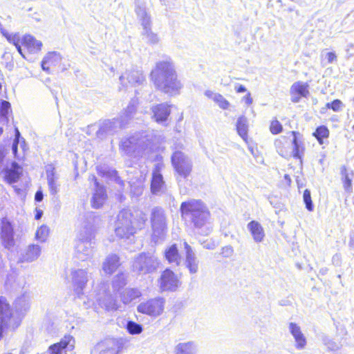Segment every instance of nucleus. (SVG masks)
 <instances>
[{
  "label": "nucleus",
  "instance_id": "obj_46",
  "mask_svg": "<svg viewBox=\"0 0 354 354\" xmlns=\"http://www.w3.org/2000/svg\"><path fill=\"white\" fill-rule=\"evenodd\" d=\"M304 202L306 205V209L312 212L314 209V205L311 200L310 192L308 189H305L303 194Z\"/></svg>",
  "mask_w": 354,
  "mask_h": 354
},
{
  "label": "nucleus",
  "instance_id": "obj_4",
  "mask_svg": "<svg viewBox=\"0 0 354 354\" xmlns=\"http://www.w3.org/2000/svg\"><path fill=\"white\" fill-rule=\"evenodd\" d=\"M292 139L288 142L285 138L277 139L274 142L278 153L286 158L293 157L301 160L304 153V145L303 141L299 138V133L296 131H292Z\"/></svg>",
  "mask_w": 354,
  "mask_h": 354
},
{
  "label": "nucleus",
  "instance_id": "obj_8",
  "mask_svg": "<svg viewBox=\"0 0 354 354\" xmlns=\"http://www.w3.org/2000/svg\"><path fill=\"white\" fill-rule=\"evenodd\" d=\"M160 261L153 253H141L136 257L133 262L134 271L141 274H149L157 270Z\"/></svg>",
  "mask_w": 354,
  "mask_h": 354
},
{
  "label": "nucleus",
  "instance_id": "obj_2",
  "mask_svg": "<svg viewBox=\"0 0 354 354\" xmlns=\"http://www.w3.org/2000/svg\"><path fill=\"white\" fill-rule=\"evenodd\" d=\"M182 216L189 219L194 225L196 233L207 235L212 230L210 214L207 207L201 201L190 200L180 205Z\"/></svg>",
  "mask_w": 354,
  "mask_h": 354
},
{
  "label": "nucleus",
  "instance_id": "obj_1",
  "mask_svg": "<svg viewBox=\"0 0 354 354\" xmlns=\"http://www.w3.org/2000/svg\"><path fill=\"white\" fill-rule=\"evenodd\" d=\"M150 76L157 89L170 95L178 94L183 87L178 79L174 63L170 59L158 62Z\"/></svg>",
  "mask_w": 354,
  "mask_h": 354
},
{
  "label": "nucleus",
  "instance_id": "obj_24",
  "mask_svg": "<svg viewBox=\"0 0 354 354\" xmlns=\"http://www.w3.org/2000/svg\"><path fill=\"white\" fill-rule=\"evenodd\" d=\"M1 238L6 248L10 249L14 246L13 228L6 221H3L1 223Z\"/></svg>",
  "mask_w": 354,
  "mask_h": 354
},
{
  "label": "nucleus",
  "instance_id": "obj_23",
  "mask_svg": "<svg viewBox=\"0 0 354 354\" xmlns=\"http://www.w3.org/2000/svg\"><path fill=\"white\" fill-rule=\"evenodd\" d=\"M46 173L49 192L50 194L55 195L59 192V184L58 183L59 176L55 173L54 166L48 165L46 167Z\"/></svg>",
  "mask_w": 354,
  "mask_h": 354
},
{
  "label": "nucleus",
  "instance_id": "obj_55",
  "mask_svg": "<svg viewBox=\"0 0 354 354\" xmlns=\"http://www.w3.org/2000/svg\"><path fill=\"white\" fill-rule=\"evenodd\" d=\"M343 184L344 189L346 192H351V180L348 178L346 174H344Z\"/></svg>",
  "mask_w": 354,
  "mask_h": 354
},
{
  "label": "nucleus",
  "instance_id": "obj_20",
  "mask_svg": "<svg viewBox=\"0 0 354 354\" xmlns=\"http://www.w3.org/2000/svg\"><path fill=\"white\" fill-rule=\"evenodd\" d=\"M41 247L36 244H30L24 249L19 257L21 262H32L37 260L41 254Z\"/></svg>",
  "mask_w": 354,
  "mask_h": 354
},
{
  "label": "nucleus",
  "instance_id": "obj_12",
  "mask_svg": "<svg viewBox=\"0 0 354 354\" xmlns=\"http://www.w3.org/2000/svg\"><path fill=\"white\" fill-rule=\"evenodd\" d=\"M68 278L71 281L75 293L78 296L82 295L88 281L87 270L79 268H73L70 270Z\"/></svg>",
  "mask_w": 354,
  "mask_h": 354
},
{
  "label": "nucleus",
  "instance_id": "obj_14",
  "mask_svg": "<svg viewBox=\"0 0 354 354\" xmlns=\"http://www.w3.org/2000/svg\"><path fill=\"white\" fill-rule=\"evenodd\" d=\"M75 342L73 337L66 335L59 342L50 346L44 354H67L68 351L73 349Z\"/></svg>",
  "mask_w": 354,
  "mask_h": 354
},
{
  "label": "nucleus",
  "instance_id": "obj_39",
  "mask_svg": "<svg viewBox=\"0 0 354 354\" xmlns=\"http://www.w3.org/2000/svg\"><path fill=\"white\" fill-rule=\"evenodd\" d=\"M136 113V101L132 100L122 114L120 115V118L122 121L124 122L126 125L128 122L133 118V115Z\"/></svg>",
  "mask_w": 354,
  "mask_h": 354
},
{
  "label": "nucleus",
  "instance_id": "obj_53",
  "mask_svg": "<svg viewBox=\"0 0 354 354\" xmlns=\"http://www.w3.org/2000/svg\"><path fill=\"white\" fill-rule=\"evenodd\" d=\"M324 59L326 60V64H332L337 61V55L333 52H328L325 55ZM324 64L325 65L326 63Z\"/></svg>",
  "mask_w": 354,
  "mask_h": 354
},
{
  "label": "nucleus",
  "instance_id": "obj_57",
  "mask_svg": "<svg viewBox=\"0 0 354 354\" xmlns=\"http://www.w3.org/2000/svg\"><path fill=\"white\" fill-rule=\"evenodd\" d=\"M204 248L208 250H214L216 248V244L212 241H205L202 243Z\"/></svg>",
  "mask_w": 354,
  "mask_h": 354
},
{
  "label": "nucleus",
  "instance_id": "obj_60",
  "mask_svg": "<svg viewBox=\"0 0 354 354\" xmlns=\"http://www.w3.org/2000/svg\"><path fill=\"white\" fill-rule=\"evenodd\" d=\"M43 198H44V195H43L42 192L41 190H38L35 194V200L37 202H40L43 200Z\"/></svg>",
  "mask_w": 354,
  "mask_h": 354
},
{
  "label": "nucleus",
  "instance_id": "obj_52",
  "mask_svg": "<svg viewBox=\"0 0 354 354\" xmlns=\"http://www.w3.org/2000/svg\"><path fill=\"white\" fill-rule=\"evenodd\" d=\"M142 192V186L141 185V183H139L138 185H131V193L136 196H140Z\"/></svg>",
  "mask_w": 354,
  "mask_h": 354
},
{
  "label": "nucleus",
  "instance_id": "obj_61",
  "mask_svg": "<svg viewBox=\"0 0 354 354\" xmlns=\"http://www.w3.org/2000/svg\"><path fill=\"white\" fill-rule=\"evenodd\" d=\"M236 91L237 93H243L246 91V88L243 85H239L235 87Z\"/></svg>",
  "mask_w": 354,
  "mask_h": 354
},
{
  "label": "nucleus",
  "instance_id": "obj_40",
  "mask_svg": "<svg viewBox=\"0 0 354 354\" xmlns=\"http://www.w3.org/2000/svg\"><path fill=\"white\" fill-rule=\"evenodd\" d=\"M30 297L28 294H24L15 301V307L20 311L26 310L30 306Z\"/></svg>",
  "mask_w": 354,
  "mask_h": 354
},
{
  "label": "nucleus",
  "instance_id": "obj_50",
  "mask_svg": "<svg viewBox=\"0 0 354 354\" xmlns=\"http://www.w3.org/2000/svg\"><path fill=\"white\" fill-rule=\"evenodd\" d=\"M282 129H283L282 125L278 120H274L271 122L270 129V131L272 132V133H273V134L279 133L280 132H281Z\"/></svg>",
  "mask_w": 354,
  "mask_h": 354
},
{
  "label": "nucleus",
  "instance_id": "obj_34",
  "mask_svg": "<svg viewBox=\"0 0 354 354\" xmlns=\"http://www.w3.org/2000/svg\"><path fill=\"white\" fill-rule=\"evenodd\" d=\"M236 129L239 136L248 142V121L245 116H239L236 123Z\"/></svg>",
  "mask_w": 354,
  "mask_h": 354
},
{
  "label": "nucleus",
  "instance_id": "obj_33",
  "mask_svg": "<svg viewBox=\"0 0 354 354\" xmlns=\"http://www.w3.org/2000/svg\"><path fill=\"white\" fill-rule=\"evenodd\" d=\"M135 12L136 13L137 18L142 26V30L152 26L151 16L147 12L145 7L140 6H136Z\"/></svg>",
  "mask_w": 354,
  "mask_h": 354
},
{
  "label": "nucleus",
  "instance_id": "obj_49",
  "mask_svg": "<svg viewBox=\"0 0 354 354\" xmlns=\"http://www.w3.org/2000/svg\"><path fill=\"white\" fill-rule=\"evenodd\" d=\"M326 107L333 109L335 112H338L342 109L343 103L339 100H335L331 103H327Z\"/></svg>",
  "mask_w": 354,
  "mask_h": 354
},
{
  "label": "nucleus",
  "instance_id": "obj_42",
  "mask_svg": "<svg viewBox=\"0 0 354 354\" xmlns=\"http://www.w3.org/2000/svg\"><path fill=\"white\" fill-rule=\"evenodd\" d=\"M127 284V277L124 274H117L113 280V288L115 291H119L120 288Z\"/></svg>",
  "mask_w": 354,
  "mask_h": 354
},
{
  "label": "nucleus",
  "instance_id": "obj_64",
  "mask_svg": "<svg viewBox=\"0 0 354 354\" xmlns=\"http://www.w3.org/2000/svg\"><path fill=\"white\" fill-rule=\"evenodd\" d=\"M349 245L354 248V233L351 236Z\"/></svg>",
  "mask_w": 354,
  "mask_h": 354
},
{
  "label": "nucleus",
  "instance_id": "obj_51",
  "mask_svg": "<svg viewBox=\"0 0 354 354\" xmlns=\"http://www.w3.org/2000/svg\"><path fill=\"white\" fill-rule=\"evenodd\" d=\"M19 144H20V147L22 148L23 151L25 150V147H26L25 141L23 140L21 142H20L18 140V138L17 139H15L14 142H13L12 146V153H14L15 157L17 156V146H18Z\"/></svg>",
  "mask_w": 354,
  "mask_h": 354
},
{
  "label": "nucleus",
  "instance_id": "obj_38",
  "mask_svg": "<svg viewBox=\"0 0 354 354\" xmlns=\"http://www.w3.org/2000/svg\"><path fill=\"white\" fill-rule=\"evenodd\" d=\"M147 220V216L140 211H136L135 215L133 214V224L135 227V233L138 230L144 227Z\"/></svg>",
  "mask_w": 354,
  "mask_h": 354
},
{
  "label": "nucleus",
  "instance_id": "obj_19",
  "mask_svg": "<svg viewBox=\"0 0 354 354\" xmlns=\"http://www.w3.org/2000/svg\"><path fill=\"white\" fill-rule=\"evenodd\" d=\"M152 118L158 123H162L167 120L170 113V105L167 103H161L153 105L151 108Z\"/></svg>",
  "mask_w": 354,
  "mask_h": 354
},
{
  "label": "nucleus",
  "instance_id": "obj_6",
  "mask_svg": "<svg viewBox=\"0 0 354 354\" xmlns=\"http://www.w3.org/2000/svg\"><path fill=\"white\" fill-rule=\"evenodd\" d=\"M152 229L151 240L155 243L162 242L167 234V219L165 211L158 207L152 209L150 217Z\"/></svg>",
  "mask_w": 354,
  "mask_h": 354
},
{
  "label": "nucleus",
  "instance_id": "obj_10",
  "mask_svg": "<svg viewBox=\"0 0 354 354\" xmlns=\"http://www.w3.org/2000/svg\"><path fill=\"white\" fill-rule=\"evenodd\" d=\"M171 162L179 177L187 178L192 169V163L189 158L182 151H176L171 157Z\"/></svg>",
  "mask_w": 354,
  "mask_h": 354
},
{
  "label": "nucleus",
  "instance_id": "obj_16",
  "mask_svg": "<svg viewBox=\"0 0 354 354\" xmlns=\"http://www.w3.org/2000/svg\"><path fill=\"white\" fill-rule=\"evenodd\" d=\"M124 127H125V124L120 118L105 120L101 124L99 130L97 131V136L100 138H103L107 135L114 133Z\"/></svg>",
  "mask_w": 354,
  "mask_h": 354
},
{
  "label": "nucleus",
  "instance_id": "obj_29",
  "mask_svg": "<svg viewBox=\"0 0 354 354\" xmlns=\"http://www.w3.org/2000/svg\"><path fill=\"white\" fill-rule=\"evenodd\" d=\"M21 44L27 48L30 53H37L41 50L42 42L36 39L30 35H25L21 40Z\"/></svg>",
  "mask_w": 354,
  "mask_h": 354
},
{
  "label": "nucleus",
  "instance_id": "obj_22",
  "mask_svg": "<svg viewBox=\"0 0 354 354\" xmlns=\"http://www.w3.org/2000/svg\"><path fill=\"white\" fill-rule=\"evenodd\" d=\"M184 247L186 256L185 262V267L189 270L191 274H195L198 269V261L197 260L196 254L187 242H184Z\"/></svg>",
  "mask_w": 354,
  "mask_h": 354
},
{
  "label": "nucleus",
  "instance_id": "obj_11",
  "mask_svg": "<svg viewBox=\"0 0 354 354\" xmlns=\"http://www.w3.org/2000/svg\"><path fill=\"white\" fill-rule=\"evenodd\" d=\"M165 301L162 297H156L140 303L137 306L138 312L151 316L158 317L160 315L165 307Z\"/></svg>",
  "mask_w": 354,
  "mask_h": 354
},
{
  "label": "nucleus",
  "instance_id": "obj_56",
  "mask_svg": "<svg viewBox=\"0 0 354 354\" xmlns=\"http://www.w3.org/2000/svg\"><path fill=\"white\" fill-rule=\"evenodd\" d=\"M234 250L231 246H225L222 248L221 254L225 257H230L232 255Z\"/></svg>",
  "mask_w": 354,
  "mask_h": 354
},
{
  "label": "nucleus",
  "instance_id": "obj_37",
  "mask_svg": "<svg viewBox=\"0 0 354 354\" xmlns=\"http://www.w3.org/2000/svg\"><path fill=\"white\" fill-rule=\"evenodd\" d=\"M165 257L169 263L179 264L180 257L175 244L171 245L165 250Z\"/></svg>",
  "mask_w": 354,
  "mask_h": 354
},
{
  "label": "nucleus",
  "instance_id": "obj_25",
  "mask_svg": "<svg viewBox=\"0 0 354 354\" xmlns=\"http://www.w3.org/2000/svg\"><path fill=\"white\" fill-rule=\"evenodd\" d=\"M97 301L99 306L106 311H115L119 308L117 300L111 295L105 292L98 297Z\"/></svg>",
  "mask_w": 354,
  "mask_h": 354
},
{
  "label": "nucleus",
  "instance_id": "obj_7",
  "mask_svg": "<svg viewBox=\"0 0 354 354\" xmlns=\"http://www.w3.org/2000/svg\"><path fill=\"white\" fill-rule=\"evenodd\" d=\"M115 232L116 236L120 239H129L135 234L133 214L129 209H122L118 214L115 224Z\"/></svg>",
  "mask_w": 354,
  "mask_h": 354
},
{
  "label": "nucleus",
  "instance_id": "obj_62",
  "mask_svg": "<svg viewBox=\"0 0 354 354\" xmlns=\"http://www.w3.org/2000/svg\"><path fill=\"white\" fill-rule=\"evenodd\" d=\"M43 215V212L41 209H36V214L35 218L36 220H39L41 218Z\"/></svg>",
  "mask_w": 354,
  "mask_h": 354
},
{
  "label": "nucleus",
  "instance_id": "obj_47",
  "mask_svg": "<svg viewBox=\"0 0 354 354\" xmlns=\"http://www.w3.org/2000/svg\"><path fill=\"white\" fill-rule=\"evenodd\" d=\"M221 109L225 110L230 107V102L220 93H218L214 101Z\"/></svg>",
  "mask_w": 354,
  "mask_h": 354
},
{
  "label": "nucleus",
  "instance_id": "obj_48",
  "mask_svg": "<svg viewBox=\"0 0 354 354\" xmlns=\"http://www.w3.org/2000/svg\"><path fill=\"white\" fill-rule=\"evenodd\" d=\"M323 341L324 344L330 351H337L341 346L339 344L334 342L332 339H330L328 337H325Z\"/></svg>",
  "mask_w": 354,
  "mask_h": 354
},
{
  "label": "nucleus",
  "instance_id": "obj_58",
  "mask_svg": "<svg viewBox=\"0 0 354 354\" xmlns=\"http://www.w3.org/2000/svg\"><path fill=\"white\" fill-rule=\"evenodd\" d=\"M218 93H215L212 91H210V90H207L205 92V95L208 97L209 99H211L213 101H214L216 95H217Z\"/></svg>",
  "mask_w": 354,
  "mask_h": 354
},
{
  "label": "nucleus",
  "instance_id": "obj_35",
  "mask_svg": "<svg viewBox=\"0 0 354 354\" xmlns=\"http://www.w3.org/2000/svg\"><path fill=\"white\" fill-rule=\"evenodd\" d=\"M21 173V168L17 163L13 162L11 168L6 170L5 179L10 184L16 183L19 180Z\"/></svg>",
  "mask_w": 354,
  "mask_h": 354
},
{
  "label": "nucleus",
  "instance_id": "obj_45",
  "mask_svg": "<svg viewBox=\"0 0 354 354\" xmlns=\"http://www.w3.org/2000/svg\"><path fill=\"white\" fill-rule=\"evenodd\" d=\"M10 109V104L8 101H2L0 106V116L3 122H7V115Z\"/></svg>",
  "mask_w": 354,
  "mask_h": 354
},
{
  "label": "nucleus",
  "instance_id": "obj_9",
  "mask_svg": "<svg viewBox=\"0 0 354 354\" xmlns=\"http://www.w3.org/2000/svg\"><path fill=\"white\" fill-rule=\"evenodd\" d=\"M123 348L122 339L106 338L97 342L91 351V354H121Z\"/></svg>",
  "mask_w": 354,
  "mask_h": 354
},
{
  "label": "nucleus",
  "instance_id": "obj_63",
  "mask_svg": "<svg viewBox=\"0 0 354 354\" xmlns=\"http://www.w3.org/2000/svg\"><path fill=\"white\" fill-rule=\"evenodd\" d=\"M17 51L20 53V55L23 57H25V55H24L23 52H22V49H21V46L20 45V43L17 44L15 46Z\"/></svg>",
  "mask_w": 354,
  "mask_h": 354
},
{
  "label": "nucleus",
  "instance_id": "obj_13",
  "mask_svg": "<svg viewBox=\"0 0 354 354\" xmlns=\"http://www.w3.org/2000/svg\"><path fill=\"white\" fill-rule=\"evenodd\" d=\"M158 281L162 291H175L181 284L178 277L169 269L162 272Z\"/></svg>",
  "mask_w": 354,
  "mask_h": 354
},
{
  "label": "nucleus",
  "instance_id": "obj_5",
  "mask_svg": "<svg viewBox=\"0 0 354 354\" xmlns=\"http://www.w3.org/2000/svg\"><path fill=\"white\" fill-rule=\"evenodd\" d=\"M94 230L91 226H84L77 236L75 244V254L78 259L84 261L93 254L95 243Z\"/></svg>",
  "mask_w": 354,
  "mask_h": 354
},
{
  "label": "nucleus",
  "instance_id": "obj_43",
  "mask_svg": "<svg viewBox=\"0 0 354 354\" xmlns=\"http://www.w3.org/2000/svg\"><path fill=\"white\" fill-rule=\"evenodd\" d=\"M329 131L325 126H320L317 128L316 131L313 133V136L317 139L320 144L323 143L322 140L328 138Z\"/></svg>",
  "mask_w": 354,
  "mask_h": 354
},
{
  "label": "nucleus",
  "instance_id": "obj_32",
  "mask_svg": "<svg viewBox=\"0 0 354 354\" xmlns=\"http://www.w3.org/2000/svg\"><path fill=\"white\" fill-rule=\"evenodd\" d=\"M61 61L62 57L59 53L57 52L48 53L42 60V69L49 73L50 67L59 65Z\"/></svg>",
  "mask_w": 354,
  "mask_h": 354
},
{
  "label": "nucleus",
  "instance_id": "obj_27",
  "mask_svg": "<svg viewBox=\"0 0 354 354\" xmlns=\"http://www.w3.org/2000/svg\"><path fill=\"white\" fill-rule=\"evenodd\" d=\"M289 330L295 339L296 348L298 349L304 348L306 344V339L300 327L295 323H290Z\"/></svg>",
  "mask_w": 354,
  "mask_h": 354
},
{
  "label": "nucleus",
  "instance_id": "obj_30",
  "mask_svg": "<svg viewBox=\"0 0 354 354\" xmlns=\"http://www.w3.org/2000/svg\"><path fill=\"white\" fill-rule=\"evenodd\" d=\"M197 352V344L192 341L180 342L174 348V354H196Z\"/></svg>",
  "mask_w": 354,
  "mask_h": 354
},
{
  "label": "nucleus",
  "instance_id": "obj_21",
  "mask_svg": "<svg viewBox=\"0 0 354 354\" xmlns=\"http://www.w3.org/2000/svg\"><path fill=\"white\" fill-rule=\"evenodd\" d=\"M290 93L292 102L297 103L301 97H306L308 95V85L301 82H295L292 85Z\"/></svg>",
  "mask_w": 354,
  "mask_h": 354
},
{
  "label": "nucleus",
  "instance_id": "obj_31",
  "mask_svg": "<svg viewBox=\"0 0 354 354\" xmlns=\"http://www.w3.org/2000/svg\"><path fill=\"white\" fill-rule=\"evenodd\" d=\"M120 265V259L118 255L109 254L103 261L102 270L105 273L111 274L118 269Z\"/></svg>",
  "mask_w": 354,
  "mask_h": 354
},
{
  "label": "nucleus",
  "instance_id": "obj_3",
  "mask_svg": "<svg viewBox=\"0 0 354 354\" xmlns=\"http://www.w3.org/2000/svg\"><path fill=\"white\" fill-rule=\"evenodd\" d=\"M151 138L152 136L146 132L136 133L129 138L122 140L120 149L129 156L151 158V154L154 149Z\"/></svg>",
  "mask_w": 354,
  "mask_h": 354
},
{
  "label": "nucleus",
  "instance_id": "obj_26",
  "mask_svg": "<svg viewBox=\"0 0 354 354\" xmlns=\"http://www.w3.org/2000/svg\"><path fill=\"white\" fill-rule=\"evenodd\" d=\"M247 228L250 232L255 243H261L265 238V232L262 225L256 221H252L247 225Z\"/></svg>",
  "mask_w": 354,
  "mask_h": 354
},
{
  "label": "nucleus",
  "instance_id": "obj_18",
  "mask_svg": "<svg viewBox=\"0 0 354 354\" xmlns=\"http://www.w3.org/2000/svg\"><path fill=\"white\" fill-rule=\"evenodd\" d=\"M89 180L93 181L95 183V192L92 197L91 203L94 208L98 209L102 206L106 201V195L104 188L100 185L95 176H89Z\"/></svg>",
  "mask_w": 354,
  "mask_h": 354
},
{
  "label": "nucleus",
  "instance_id": "obj_36",
  "mask_svg": "<svg viewBox=\"0 0 354 354\" xmlns=\"http://www.w3.org/2000/svg\"><path fill=\"white\" fill-rule=\"evenodd\" d=\"M141 37L142 41L149 45H156L160 41V37L158 33L152 30V26L141 30Z\"/></svg>",
  "mask_w": 354,
  "mask_h": 354
},
{
  "label": "nucleus",
  "instance_id": "obj_54",
  "mask_svg": "<svg viewBox=\"0 0 354 354\" xmlns=\"http://www.w3.org/2000/svg\"><path fill=\"white\" fill-rule=\"evenodd\" d=\"M6 39L10 43L15 46L20 43L19 36L17 33L10 34Z\"/></svg>",
  "mask_w": 354,
  "mask_h": 354
},
{
  "label": "nucleus",
  "instance_id": "obj_28",
  "mask_svg": "<svg viewBox=\"0 0 354 354\" xmlns=\"http://www.w3.org/2000/svg\"><path fill=\"white\" fill-rule=\"evenodd\" d=\"M120 299L124 304H129L142 296V292L137 288H127L120 293Z\"/></svg>",
  "mask_w": 354,
  "mask_h": 354
},
{
  "label": "nucleus",
  "instance_id": "obj_17",
  "mask_svg": "<svg viewBox=\"0 0 354 354\" xmlns=\"http://www.w3.org/2000/svg\"><path fill=\"white\" fill-rule=\"evenodd\" d=\"M163 167L161 163L156 165L153 170L152 179L151 183V189L154 194H160L165 190V183L160 171Z\"/></svg>",
  "mask_w": 354,
  "mask_h": 354
},
{
  "label": "nucleus",
  "instance_id": "obj_15",
  "mask_svg": "<svg viewBox=\"0 0 354 354\" xmlns=\"http://www.w3.org/2000/svg\"><path fill=\"white\" fill-rule=\"evenodd\" d=\"M120 82L122 86L127 88L129 85L136 86L142 84L145 82V78L141 71L133 70L126 71L120 77Z\"/></svg>",
  "mask_w": 354,
  "mask_h": 354
},
{
  "label": "nucleus",
  "instance_id": "obj_44",
  "mask_svg": "<svg viewBox=\"0 0 354 354\" xmlns=\"http://www.w3.org/2000/svg\"><path fill=\"white\" fill-rule=\"evenodd\" d=\"M126 328L131 335H138L142 332V326L133 321H129L127 322Z\"/></svg>",
  "mask_w": 354,
  "mask_h": 354
},
{
  "label": "nucleus",
  "instance_id": "obj_59",
  "mask_svg": "<svg viewBox=\"0 0 354 354\" xmlns=\"http://www.w3.org/2000/svg\"><path fill=\"white\" fill-rule=\"evenodd\" d=\"M242 100L248 105H250L252 102H253V100L251 97V95L250 93H248L245 96H244L242 99Z\"/></svg>",
  "mask_w": 354,
  "mask_h": 354
},
{
  "label": "nucleus",
  "instance_id": "obj_41",
  "mask_svg": "<svg viewBox=\"0 0 354 354\" xmlns=\"http://www.w3.org/2000/svg\"><path fill=\"white\" fill-rule=\"evenodd\" d=\"M49 228L46 225H42L36 231L35 239L39 242H45L49 236Z\"/></svg>",
  "mask_w": 354,
  "mask_h": 354
}]
</instances>
